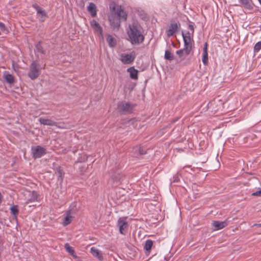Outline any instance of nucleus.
Returning a JSON list of instances; mask_svg holds the SVG:
<instances>
[{
    "mask_svg": "<svg viewBox=\"0 0 261 261\" xmlns=\"http://www.w3.org/2000/svg\"><path fill=\"white\" fill-rule=\"evenodd\" d=\"M128 40L132 44H139L144 40L142 29L140 25L133 23L129 25L127 30Z\"/></svg>",
    "mask_w": 261,
    "mask_h": 261,
    "instance_id": "obj_1",
    "label": "nucleus"
},
{
    "mask_svg": "<svg viewBox=\"0 0 261 261\" xmlns=\"http://www.w3.org/2000/svg\"><path fill=\"white\" fill-rule=\"evenodd\" d=\"M135 57V53L133 51L129 53H122L120 55V60L124 64H129L134 61Z\"/></svg>",
    "mask_w": 261,
    "mask_h": 261,
    "instance_id": "obj_2",
    "label": "nucleus"
},
{
    "mask_svg": "<svg viewBox=\"0 0 261 261\" xmlns=\"http://www.w3.org/2000/svg\"><path fill=\"white\" fill-rule=\"evenodd\" d=\"M39 75V70L38 66L36 62H33L31 66L30 70L29 72V77L32 79H36Z\"/></svg>",
    "mask_w": 261,
    "mask_h": 261,
    "instance_id": "obj_3",
    "label": "nucleus"
},
{
    "mask_svg": "<svg viewBox=\"0 0 261 261\" xmlns=\"http://www.w3.org/2000/svg\"><path fill=\"white\" fill-rule=\"evenodd\" d=\"M90 25L94 32L99 35L100 38L103 39L102 29L99 23L95 20H92L90 21Z\"/></svg>",
    "mask_w": 261,
    "mask_h": 261,
    "instance_id": "obj_4",
    "label": "nucleus"
},
{
    "mask_svg": "<svg viewBox=\"0 0 261 261\" xmlns=\"http://www.w3.org/2000/svg\"><path fill=\"white\" fill-rule=\"evenodd\" d=\"M32 152L34 158H39L46 153V150L44 148L37 146L32 148Z\"/></svg>",
    "mask_w": 261,
    "mask_h": 261,
    "instance_id": "obj_5",
    "label": "nucleus"
},
{
    "mask_svg": "<svg viewBox=\"0 0 261 261\" xmlns=\"http://www.w3.org/2000/svg\"><path fill=\"white\" fill-rule=\"evenodd\" d=\"M117 226L119 228V232L121 234H125L128 227L127 222H126L125 218H119L117 222Z\"/></svg>",
    "mask_w": 261,
    "mask_h": 261,
    "instance_id": "obj_6",
    "label": "nucleus"
},
{
    "mask_svg": "<svg viewBox=\"0 0 261 261\" xmlns=\"http://www.w3.org/2000/svg\"><path fill=\"white\" fill-rule=\"evenodd\" d=\"M109 21L111 25L114 29H118L120 26V20L113 13H112L110 15Z\"/></svg>",
    "mask_w": 261,
    "mask_h": 261,
    "instance_id": "obj_7",
    "label": "nucleus"
},
{
    "mask_svg": "<svg viewBox=\"0 0 261 261\" xmlns=\"http://www.w3.org/2000/svg\"><path fill=\"white\" fill-rule=\"evenodd\" d=\"M191 49L192 47L184 45V48L182 49L177 50L176 54L181 60H184L190 54Z\"/></svg>",
    "mask_w": 261,
    "mask_h": 261,
    "instance_id": "obj_8",
    "label": "nucleus"
},
{
    "mask_svg": "<svg viewBox=\"0 0 261 261\" xmlns=\"http://www.w3.org/2000/svg\"><path fill=\"white\" fill-rule=\"evenodd\" d=\"M193 35L192 32H188L187 33H182V36L184 41L185 46H188L192 47V42L193 41Z\"/></svg>",
    "mask_w": 261,
    "mask_h": 261,
    "instance_id": "obj_9",
    "label": "nucleus"
},
{
    "mask_svg": "<svg viewBox=\"0 0 261 261\" xmlns=\"http://www.w3.org/2000/svg\"><path fill=\"white\" fill-rule=\"evenodd\" d=\"M33 7L37 11V17L40 21H44L47 17L46 13L45 11L37 5H34Z\"/></svg>",
    "mask_w": 261,
    "mask_h": 261,
    "instance_id": "obj_10",
    "label": "nucleus"
},
{
    "mask_svg": "<svg viewBox=\"0 0 261 261\" xmlns=\"http://www.w3.org/2000/svg\"><path fill=\"white\" fill-rule=\"evenodd\" d=\"M90 252L92 255L96 258L99 261H103V257L101 251L95 247L90 248Z\"/></svg>",
    "mask_w": 261,
    "mask_h": 261,
    "instance_id": "obj_11",
    "label": "nucleus"
},
{
    "mask_svg": "<svg viewBox=\"0 0 261 261\" xmlns=\"http://www.w3.org/2000/svg\"><path fill=\"white\" fill-rule=\"evenodd\" d=\"M213 229L215 231L221 229L227 225V223L225 221H214L212 223Z\"/></svg>",
    "mask_w": 261,
    "mask_h": 261,
    "instance_id": "obj_12",
    "label": "nucleus"
},
{
    "mask_svg": "<svg viewBox=\"0 0 261 261\" xmlns=\"http://www.w3.org/2000/svg\"><path fill=\"white\" fill-rule=\"evenodd\" d=\"M178 30V25L176 23L171 24L166 31L167 35L168 37L172 36Z\"/></svg>",
    "mask_w": 261,
    "mask_h": 261,
    "instance_id": "obj_13",
    "label": "nucleus"
},
{
    "mask_svg": "<svg viewBox=\"0 0 261 261\" xmlns=\"http://www.w3.org/2000/svg\"><path fill=\"white\" fill-rule=\"evenodd\" d=\"M72 214L70 211L67 212L65 214V217L63 220V224L67 225L69 224L72 220Z\"/></svg>",
    "mask_w": 261,
    "mask_h": 261,
    "instance_id": "obj_14",
    "label": "nucleus"
},
{
    "mask_svg": "<svg viewBox=\"0 0 261 261\" xmlns=\"http://www.w3.org/2000/svg\"><path fill=\"white\" fill-rule=\"evenodd\" d=\"M115 15H116L120 20H125L126 19V13L121 9L119 8L117 10V11L115 12H113Z\"/></svg>",
    "mask_w": 261,
    "mask_h": 261,
    "instance_id": "obj_15",
    "label": "nucleus"
},
{
    "mask_svg": "<svg viewBox=\"0 0 261 261\" xmlns=\"http://www.w3.org/2000/svg\"><path fill=\"white\" fill-rule=\"evenodd\" d=\"M131 106L126 102H120L118 104V109L122 111H128L130 110Z\"/></svg>",
    "mask_w": 261,
    "mask_h": 261,
    "instance_id": "obj_16",
    "label": "nucleus"
},
{
    "mask_svg": "<svg viewBox=\"0 0 261 261\" xmlns=\"http://www.w3.org/2000/svg\"><path fill=\"white\" fill-rule=\"evenodd\" d=\"M208 61L207 45V43H205L202 54V61L204 65H206L208 64Z\"/></svg>",
    "mask_w": 261,
    "mask_h": 261,
    "instance_id": "obj_17",
    "label": "nucleus"
},
{
    "mask_svg": "<svg viewBox=\"0 0 261 261\" xmlns=\"http://www.w3.org/2000/svg\"><path fill=\"white\" fill-rule=\"evenodd\" d=\"M106 40L110 47H114L117 43L116 39L110 34L106 35Z\"/></svg>",
    "mask_w": 261,
    "mask_h": 261,
    "instance_id": "obj_18",
    "label": "nucleus"
},
{
    "mask_svg": "<svg viewBox=\"0 0 261 261\" xmlns=\"http://www.w3.org/2000/svg\"><path fill=\"white\" fill-rule=\"evenodd\" d=\"M39 121L41 124L44 125L49 126L56 125V123L49 119H47L45 118H40L39 119Z\"/></svg>",
    "mask_w": 261,
    "mask_h": 261,
    "instance_id": "obj_19",
    "label": "nucleus"
},
{
    "mask_svg": "<svg viewBox=\"0 0 261 261\" xmlns=\"http://www.w3.org/2000/svg\"><path fill=\"white\" fill-rule=\"evenodd\" d=\"M127 72L129 74L130 77L136 80L138 78V70L132 67L127 69Z\"/></svg>",
    "mask_w": 261,
    "mask_h": 261,
    "instance_id": "obj_20",
    "label": "nucleus"
},
{
    "mask_svg": "<svg viewBox=\"0 0 261 261\" xmlns=\"http://www.w3.org/2000/svg\"><path fill=\"white\" fill-rule=\"evenodd\" d=\"M65 248L66 250L71 255H72L74 258H77V256L75 254L74 251L73 250V248L70 246L69 244L66 243L65 245Z\"/></svg>",
    "mask_w": 261,
    "mask_h": 261,
    "instance_id": "obj_21",
    "label": "nucleus"
},
{
    "mask_svg": "<svg viewBox=\"0 0 261 261\" xmlns=\"http://www.w3.org/2000/svg\"><path fill=\"white\" fill-rule=\"evenodd\" d=\"M88 10L92 16L94 17L96 14V6L93 4L91 3L88 7Z\"/></svg>",
    "mask_w": 261,
    "mask_h": 261,
    "instance_id": "obj_22",
    "label": "nucleus"
},
{
    "mask_svg": "<svg viewBox=\"0 0 261 261\" xmlns=\"http://www.w3.org/2000/svg\"><path fill=\"white\" fill-rule=\"evenodd\" d=\"M4 77L5 80L10 84H11L14 82L13 76L7 71L4 72Z\"/></svg>",
    "mask_w": 261,
    "mask_h": 261,
    "instance_id": "obj_23",
    "label": "nucleus"
},
{
    "mask_svg": "<svg viewBox=\"0 0 261 261\" xmlns=\"http://www.w3.org/2000/svg\"><path fill=\"white\" fill-rule=\"evenodd\" d=\"M250 1L251 0H240L241 4L244 6V7L249 9L252 8Z\"/></svg>",
    "mask_w": 261,
    "mask_h": 261,
    "instance_id": "obj_24",
    "label": "nucleus"
},
{
    "mask_svg": "<svg viewBox=\"0 0 261 261\" xmlns=\"http://www.w3.org/2000/svg\"><path fill=\"white\" fill-rule=\"evenodd\" d=\"M38 199V194L36 192L33 191L30 193V200L31 201H34L37 200Z\"/></svg>",
    "mask_w": 261,
    "mask_h": 261,
    "instance_id": "obj_25",
    "label": "nucleus"
},
{
    "mask_svg": "<svg viewBox=\"0 0 261 261\" xmlns=\"http://www.w3.org/2000/svg\"><path fill=\"white\" fill-rule=\"evenodd\" d=\"M152 246V241L148 240H147L146 241L144 248L146 250L148 251V250H150Z\"/></svg>",
    "mask_w": 261,
    "mask_h": 261,
    "instance_id": "obj_26",
    "label": "nucleus"
},
{
    "mask_svg": "<svg viewBox=\"0 0 261 261\" xmlns=\"http://www.w3.org/2000/svg\"><path fill=\"white\" fill-rule=\"evenodd\" d=\"M261 49V40L256 43L254 46V52L258 53Z\"/></svg>",
    "mask_w": 261,
    "mask_h": 261,
    "instance_id": "obj_27",
    "label": "nucleus"
},
{
    "mask_svg": "<svg viewBox=\"0 0 261 261\" xmlns=\"http://www.w3.org/2000/svg\"><path fill=\"white\" fill-rule=\"evenodd\" d=\"M165 58L166 59L169 60H172L173 59V55L168 50H166L165 51Z\"/></svg>",
    "mask_w": 261,
    "mask_h": 261,
    "instance_id": "obj_28",
    "label": "nucleus"
},
{
    "mask_svg": "<svg viewBox=\"0 0 261 261\" xmlns=\"http://www.w3.org/2000/svg\"><path fill=\"white\" fill-rule=\"evenodd\" d=\"M10 211L11 214L13 215L15 217H16V215L18 213L17 206L16 205H13V206L11 207Z\"/></svg>",
    "mask_w": 261,
    "mask_h": 261,
    "instance_id": "obj_29",
    "label": "nucleus"
},
{
    "mask_svg": "<svg viewBox=\"0 0 261 261\" xmlns=\"http://www.w3.org/2000/svg\"><path fill=\"white\" fill-rule=\"evenodd\" d=\"M253 196H261V189L258 190L252 194Z\"/></svg>",
    "mask_w": 261,
    "mask_h": 261,
    "instance_id": "obj_30",
    "label": "nucleus"
},
{
    "mask_svg": "<svg viewBox=\"0 0 261 261\" xmlns=\"http://www.w3.org/2000/svg\"><path fill=\"white\" fill-rule=\"evenodd\" d=\"M189 29L190 30V31H189L190 32H192L193 33H194V27H193V25L189 24Z\"/></svg>",
    "mask_w": 261,
    "mask_h": 261,
    "instance_id": "obj_31",
    "label": "nucleus"
},
{
    "mask_svg": "<svg viewBox=\"0 0 261 261\" xmlns=\"http://www.w3.org/2000/svg\"><path fill=\"white\" fill-rule=\"evenodd\" d=\"M5 28L4 24L3 23L0 22V29L3 31L5 30Z\"/></svg>",
    "mask_w": 261,
    "mask_h": 261,
    "instance_id": "obj_32",
    "label": "nucleus"
},
{
    "mask_svg": "<svg viewBox=\"0 0 261 261\" xmlns=\"http://www.w3.org/2000/svg\"><path fill=\"white\" fill-rule=\"evenodd\" d=\"M236 120H237V119H234V118H233L232 117H231V116L229 117V123L230 122L233 123L235 122Z\"/></svg>",
    "mask_w": 261,
    "mask_h": 261,
    "instance_id": "obj_33",
    "label": "nucleus"
},
{
    "mask_svg": "<svg viewBox=\"0 0 261 261\" xmlns=\"http://www.w3.org/2000/svg\"><path fill=\"white\" fill-rule=\"evenodd\" d=\"M255 225L258 227H261V223L258 224H255Z\"/></svg>",
    "mask_w": 261,
    "mask_h": 261,
    "instance_id": "obj_34",
    "label": "nucleus"
},
{
    "mask_svg": "<svg viewBox=\"0 0 261 261\" xmlns=\"http://www.w3.org/2000/svg\"><path fill=\"white\" fill-rule=\"evenodd\" d=\"M135 121V119H132L129 121V122L132 123H133L134 121Z\"/></svg>",
    "mask_w": 261,
    "mask_h": 261,
    "instance_id": "obj_35",
    "label": "nucleus"
},
{
    "mask_svg": "<svg viewBox=\"0 0 261 261\" xmlns=\"http://www.w3.org/2000/svg\"><path fill=\"white\" fill-rule=\"evenodd\" d=\"M258 1L259 2V3H260V4L261 5V0H258Z\"/></svg>",
    "mask_w": 261,
    "mask_h": 261,
    "instance_id": "obj_36",
    "label": "nucleus"
},
{
    "mask_svg": "<svg viewBox=\"0 0 261 261\" xmlns=\"http://www.w3.org/2000/svg\"><path fill=\"white\" fill-rule=\"evenodd\" d=\"M210 105H211V106H212V105H213V102H211V103H210Z\"/></svg>",
    "mask_w": 261,
    "mask_h": 261,
    "instance_id": "obj_37",
    "label": "nucleus"
}]
</instances>
